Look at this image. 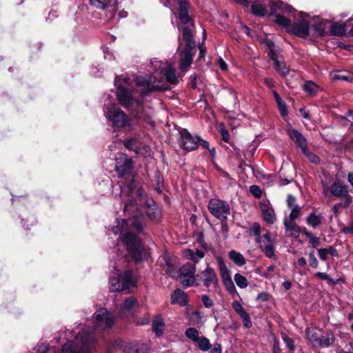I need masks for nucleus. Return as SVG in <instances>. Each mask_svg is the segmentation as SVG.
<instances>
[{
	"label": "nucleus",
	"mask_w": 353,
	"mask_h": 353,
	"mask_svg": "<svg viewBox=\"0 0 353 353\" xmlns=\"http://www.w3.org/2000/svg\"><path fill=\"white\" fill-rule=\"evenodd\" d=\"M201 301L203 305L207 308H210L214 305L213 301L208 294H203L201 296Z\"/></svg>",
	"instance_id": "59"
},
{
	"label": "nucleus",
	"mask_w": 353,
	"mask_h": 353,
	"mask_svg": "<svg viewBox=\"0 0 353 353\" xmlns=\"http://www.w3.org/2000/svg\"><path fill=\"white\" fill-rule=\"evenodd\" d=\"M124 146L130 151H133L138 154L140 150V147L138 143L137 139L132 137L127 139L123 141Z\"/></svg>",
	"instance_id": "37"
},
{
	"label": "nucleus",
	"mask_w": 353,
	"mask_h": 353,
	"mask_svg": "<svg viewBox=\"0 0 353 353\" xmlns=\"http://www.w3.org/2000/svg\"><path fill=\"white\" fill-rule=\"evenodd\" d=\"M179 19L181 24L185 26L194 27V19L190 16L188 12L189 3L188 0L179 1ZM191 29V28H190Z\"/></svg>",
	"instance_id": "15"
},
{
	"label": "nucleus",
	"mask_w": 353,
	"mask_h": 353,
	"mask_svg": "<svg viewBox=\"0 0 353 353\" xmlns=\"http://www.w3.org/2000/svg\"><path fill=\"white\" fill-rule=\"evenodd\" d=\"M304 155H305L309 161L314 164L318 165L320 163V157L316 154L311 152L307 148V150L306 152H302Z\"/></svg>",
	"instance_id": "53"
},
{
	"label": "nucleus",
	"mask_w": 353,
	"mask_h": 353,
	"mask_svg": "<svg viewBox=\"0 0 353 353\" xmlns=\"http://www.w3.org/2000/svg\"><path fill=\"white\" fill-rule=\"evenodd\" d=\"M314 276L324 281H327V283L330 285H336L338 283L339 280L334 281L333 279L330 278L327 273L318 272L314 274Z\"/></svg>",
	"instance_id": "51"
},
{
	"label": "nucleus",
	"mask_w": 353,
	"mask_h": 353,
	"mask_svg": "<svg viewBox=\"0 0 353 353\" xmlns=\"http://www.w3.org/2000/svg\"><path fill=\"white\" fill-rule=\"evenodd\" d=\"M166 81L169 82L170 84H176L178 83V79L176 76V72L174 69L168 68L165 74Z\"/></svg>",
	"instance_id": "48"
},
{
	"label": "nucleus",
	"mask_w": 353,
	"mask_h": 353,
	"mask_svg": "<svg viewBox=\"0 0 353 353\" xmlns=\"http://www.w3.org/2000/svg\"><path fill=\"white\" fill-rule=\"evenodd\" d=\"M62 353H79V349L72 341H68L63 345Z\"/></svg>",
	"instance_id": "43"
},
{
	"label": "nucleus",
	"mask_w": 353,
	"mask_h": 353,
	"mask_svg": "<svg viewBox=\"0 0 353 353\" xmlns=\"http://www.w3.org/2000/svg\"><path fill=\"white\" fill-rule=\"evenodd\" d=\"M196 277L197 281H203L205 288H209L212 286L214 291H217V288L219 287V281L214 268L208 265L204 270L196 274Z\"/></svg>",
	"instance_id": "11"
},
{
	"label": "nucleus",
	"mask_w": 353,
	"mask_h": 353,
	"mask_svg": "<svg viewBox=\"0 0 353 353\" xmlns=\"http://www.w3.org/2000/svg\"><path fill=\"white\" fill-rule=\"evenodd\" d=\"M287 133L296 148H300L302 152L307 150V141L300 132L294 128H290L288 130Z\"/></svg>",
	"instance_id": "17"
},
{
	"label": "nucleus",
	"mask_w": 353,
	"mask_h": 353,
	"mask_svg": "<svg viewBox=\"0 0 353 353\" xmlns=\"http://www.w3.org/2000/svg\"><path fill=\"white\" fill-rule=\"evenodd\" d=\"M311 28L314 30V33L312 37H323L327 35V32L325 31V28L324 27V23L323 22L319 21L314 23L311 26Z\"/></svg>",
	"instance_id": "38"
},
{
	"label": "nucleus",
	"mask_w": 353,
	"mask_h": 353,
	"mask_svg": "<svg viewBox=\"0 0 353 353\" xmlns=\"http://www.w3.org/2000/svg\"><path fill=\"white\" fill-rule=\"evenodd\" d=\"M205 39H206V32H205V30H204V32L203 33V41L201 43H199V46H198L199 49V54L197 58L198 61H201L202 59H205V54L207 52L206 47L205 46Z\"/></svg>",
	"instance_id": "46"
},
{
	"label": "nucleus",
	"mask_w": 353,
	"mask_h": 353,
	"mask_svg": "<svg viewBox=\"0 0 353 353\" xmlns=\"http://www.w3.org/2000/svg\"><path fill=\"white\" fill-rule=\"evenodd\" d=\"M196 269L195 264L191 263H187L181 268V283L184 288H186L192 285L197 287L200 285V283L196 281Z\"/></svg>",
	"instance_id": "8"
},
{
	"label": "nucleus",
	"mask_w": 353,
	"mask_h": 353,
	"mask_svg": "<svg viewBox=\"0 0 353 353\" xmlns=\"http://www.w3.org/2000/svg\"><path fill=\"white\" fill-rule=\"evenodd\" d=\"M250 230L256 236V241L257 243H261L262 237L261 235V228L260 224L257 222L254 223Z\"/></svg>",
	"instance_id": "52"
},
{
	"label": "nucleus",
	"mask_w": 353,
	"mask_h": 353,
	"mask_svg": "<svg viewBox=\"0 0 353 353\" xmlns=\"http://www.w3.org/2000/svg\"><path fill=\"white\" fill-rule=\"evenodd\" d=\"M135 307H139V303L133 296L126 298L121 305L122 312L130 314L134 313Z\"/></svg>",
	"instance_id": "27"
},
{
	"label": "nucleus",
	"mask_w": 353,
	"mask_h": 353,
	"mask_svg": "<svg viewBox=\"0 0 353 353\" xmlns=\"http://www.w3.org/2000/svg\"><path fill=\"white\" fill-rule=\"evenodd\" d=\"M250 192L256 199H260L262 196V191L259 186L256 185H252L250 187Z\"/></svg>",
	"instance_id": "56"
},
{
	"label": "nucleus",
	"mask_w": 353,
	"mask_h": 353,
	"mask_svg": "<svg viewBox=\"0 0 353 353\" xmlns=\"http://www.w3.org/2000/svg\"><path fill=\"white\" fill-rule=\"evenodd\" d=\"M107 117L114 131L123 130L124 132H131L134 129L131 118L120 108L108 110Z\"/></svg>",
	"instance_id": "4"
},
{
	"label": "nucleus",
	"mask_w": 353,
	"mask_h": 353,
	"mask_svg": "<svg viewBox=\"0 0 353 353\" xmlns=\"http://www.w3.org/2000/svg\"><path fill=\"white\" fill-rule=\"evenodd\" d=\"M216 261L222 282L225 283V281L232 279L230 270L228 268L223 259L221 256H219L216 257Z\"/></svg>",
	"instance_id": "25"
},
{
	"label": "nucleus",
	"mask_w": 353,
	"mask_h": 353,
	"mask_svg": "<svg viewBox=\"0 0 353 353\" xmlns=\"http://www.w3.org/2000/svg\"><path fill=\"white\" fill-rule=\"evenodd\" d=\"M112 0H89L90 5L99 9H105Z\"/></svg>",
	"instance_id": "49"
},
{
	"label": "nucleus",
	"mask_w": 353,
	"mask_h": 353,
	"mask_svg": "<svg viewBox=\"0 0 353 353\" xmlns=\"http://www.w3.org/2000/svg\"><path fill=\"white\" fill-rule=\"evenodd\" d=\"M234 281L240 288H245L248 285L247 278L239 273H236L234 276Z\"/></svg>",
	"instance_id": "47"
},
{
	"label": "nucleus",
	"mask_w": 353,
	"mask_h": 353,
	"mask_svg": "<svg viewBox=\"0 0 353 353\" xmlns=\"http://www.w3.org/2000/svg\"><path fill=\"white\" fill-rule=\"evenodd\" d=\"M131 117L138 121L149 122L150 116L146 112L143 101L136 99L128 107L125 108Z\"/></svg>",
	"instance_id": "12"
},
{
	"label": "nucleus",
	"mask_w": 353,
	"mask_h": 353,
	"mask_svg": "<svg viewBox=\"0 0 353 353\" xmlns=\"http://www.w3.org/2000/svg\"><path fill=\"white\" fill-rule=\"evenodd\" d=\"M251 13L254 16L263 17L266 15L267 9L264 5L254 2L251 5Z\"/></svg>",
	"instance_id": "35"
},
{
	"label": "nucleus",
	"mask_w": 353,
	"mask_h": 353,
	"mask_svg": "<svg viewBox=\"0 0 353 353\" xmlns=\"http://www.w3.org/2000/svg\"><path fill=\"white\" fill-rule=\"evenodd\" d=\"M221 221V231L223 232L225 239L228 237V232L229 231V227L227 223L228 217L219 219Z\"/></svg>",
	"instance_id": "60"
},
{
	"label": "nucleus",
	"mask_w": 353,
	"mask_h": 353,
	"mask_svg": "<svg viewBox=\"0 0 353 353\" xmlns=\"http://www.w3.org/2000/svg\"><path fill=\"white\" fill-rule=\"evenodd\" d=\"M272 94L274 97V99L276 101V105L278 106V108L281 114L283 117L288 115V112L287 105H286L285 103L281 98L278 92L276 90H274L272 92Z\"/></svg>",
	"instance_id": "34"
},
{
	"label": "nucleus",
	"mask_w": 353,
	"mask_h": 353,
	"mask_svg": "<svg viewBox=\"0 0 353 353\" xmlns=\"http://www.w3.org/2000/svg\"><path fill=\"white\" fill-rule=\"evenodd\" d=\"M178 143L180 148L187 152L194 151L198 148L197 137L193 136L186 128L179 130Z\"/></svg>",
	"instance_id": "9"
},
{
	"label": "nucleus",
	"mask_w": 353,
	"mask_h": 353,
	"mask_svg": "<svg viewBox=\"0 0 353 353\" xmlns=\"http://www.w3.org/2000/svg\"><path fill=\"white\" fill-rule=\"evenodd\" d=\"M164 328L165 323L163 319L160 316H157L152 323V330L155 333L157 337H160L163 335Z\"/></svg>",
	"instance_id": "29"
},
{
	"label": "nucleus",
	"mask_w": 353,
	"mask_h": 353,
	"mask_svg": "<svg viewBox=\"0 0 353 353\" xmlns=\"http://www.w3.org/2000/svg\"><path fill=\"white\" fill-rule=\"evenodd\" d=\"M241 318L242 319L243 325L245 327L250 328L252 326L251 319L248 312L241 316Z\"/></svg>",
	"instance_id": "64"
},
{
	"label": "nucleus",
	"mask_w": 353,
	"mask_h": 353,
	"mask_svg": "<svg viewBox=\"0 0 353 353\" xmlns=\"http://www.w3.org/2000/svg\"><path fill=\"white\" fill-rule=\"evenodd\" d=\"M179 19L181 24L185 26L194 27V19L190 16L188 12L189 3L188 0L179 1ZM191 29V28H190Z\"/></svg>",
	"instance_id": "16"
},
{
	"label": "nucleus",
	"mask_w": 353,
	"mask_h": 353,
	"mask_svg": "<svg viewBox=\"0 0 353 353\" xmlns=\"http://www.w3.org/2000/svg\"><path fill=\"white\" fill-rule=\"evenodd\" d=\"M330 34L332 36L343 37L345 35V24L341 22L333 23L329 28Z\"/></svg>",
	"instance_id": "30"
},
{
	"label": "nucleus",
	"mask_w": 353,
	"mask_h": 353,
	"mask_svg": "<svg viewBox=\"0 0 353 353\" xmlns=\"http://www.w3.org/2000/svg\"><path fill=\"white\" fill-rule=\"evenodd\" d=\"M259 206L264 221L268 224H273L276 220L274 209L270 206L269 203L265 202H261Z\"/></svg>",
	"instance_id": "20"
},
{
	"label": "nucleus",
	"mask_w": 353,
	"mask_h": 353,
	"mask_svg": "<svg viewBox=\"0 0 353 353\" xmlns=\"http://www.w3.org/2000/svg\"><path fill=\"white\" fill-rule=\"evenodd\" d=\"M196 343H197L199 349L202 351H208L212 347L210 340L205 336H200Z\"/></svg>",
	"instance_id": "45"
},
{
	"label": "nucleus",
	"mask_w": 353,
	"mask_h": 353,
	"mask_svg": "<svg viewBox=\"0 0 353 353\" xmlns=\"http://www.w3.org/2000/svg\"><path fill=\"white\" fill-rule=\"evenodd\" d=\"M137 85L143 87V89L140 92V96L141 97H145L149 95L152 92H162L167 90L168 89V87H163L159 85H153L149 80L145 79H143L141 81H137Z\"/></svg>",
	"instance_id": "18"
},
{
	"label": "nucleus",
	"mask_w": 353,
	"mask_h": 353,
	"mask_svg": "<svg viewBox=\"0 0 353 353\" xmlns=\"http://www.w3.org/2000/svg\"><path fill=\"white\" fill-rule=\"evenodd\" d=\"M323 216L321 214H316L314 212H312L309 214L307 216L305 221L306 223L313 228H316L322 223Z\"/></svg>",
	"instance_id": "32"
},
{
	"label": "nucleus",
	"mask_w": 353,
	"mask_h": 353,
	"mask_svg": "<svg viewBox=\"0 0 353 353\" xmlns=\"http://www.w3.org/2000/svg\"><path fill=\"white\" fill-rule=\"evenodd\" d=\"M171 303L179 304L181 306H186L188 304V297L184 291L176 289L171 295Z\"/></svg>",
	"instance_id": "21"
},
{
	"label": "nucleus",
	"mask_w": 353,
	"mask_h": 353,
	"mask_svg": "<svg viewBox=\"0 0 353 353\" xmlns=\"http://www.w3.org/2000/svg\"><path fill=\"white\" fill-rule=\"evenodd\" d=\"M114 85L117 88L116 97L119 103L124 108L128 107L135 99L132 96L131 90L122 85L119 77L116 76Z\"/></svg>",
	"instance_id": "10"
},
{
	"label": "nucleus",
	"mask_w": 353,
	"mask_h": 353,
	"mask_svg": "<svg viewBox=\"0 0 353 353\" xmlns=\"http://www.w3.org/2000/svg\"><path fill=\"white\" fill-rule=\"evenodd\" d=\"M281 336L282 340L285 344L290 352H293L295 350V344L293 339L290 338L285 332H281Z\"/></svg>",
	"instance_id": "42"
},
{
	"label": "nucleus",
	"mask_w": 353,
	"mask_h": 353,
	"mask_svg": "<svg viewBox=\"0 0 353 353\" xmlns=\"http://www.w3.org/2000/svg\"><path fill=\"white\" fill-rule=\"evenodd\" d=\"M309 262H310V265L314 268V269H317L318 267H319V262H318V260L316 258L315 255H314V251L312 250V252H310L309 253Z\"/></svg>",
	"instance_id": "58"
},
{
	"label": "nucleus",
	"mask_w": 353,
	"mask_h": 353,
	"mask_svg": "<svg viewBox=\"0 0 353 353\" xmlns=\"http://www.w3.org/2000/svg\"><path fill=\"white\" fill-rule=\"evenodd\" d=\"M185 336L196 343L199 339V332L194 327H189L185 332Z\"/></svg>",
	"instance_id": "44"
},
{
	"label": "nucleus",
	"mask_w": 353,
	"mask_h": 353,
	"mask_svg": "<svg viewBox=\"0 0 353 353\" xmlns=\"http://www.w3.org/2000/svg\"><path fill=\"white\" fill-rule=\"evenodd\" d=\"M185 253V256L194 263L199 262V259H203L205 256L204 252L199 250L194 251L191 249H187Z\"/></svg>",
	"instance_id": "36"
},
{
	"label": "nucleus",
	"mask_w": 353,
	"mask_h": 353,
	"mask_svg": "<svg viewBox=\"0 0 353 353\" xmlns=\"http://www.w3.org/2000/svg\"><path fill=\"white\" fill-rule=\"evenodd\" d=\"M137 278L132 270H125L117 277L110 279V290L111 292H123L137 285Z\"/></svg>",
	"instance_id": "3"
},
{
	"label": "nucleus",
	"mask_w": 353,
	"mask_h": 353,
	"mask_svg": "<svg viewBox=\"0 0 353 353\" xmlns=\"http://www.w3.org/2000/svg\"><path fill=\"white\" fill-rule=\"evenodd\" d=\"M121 239L131 261L135 264H140L147 260V250L144 243L137 234L130 231L125 232L121 234Z\"/></svg>",
	"instance_id": "2"
},
{
	"label": "nucleus",
	"mask_w": 353,
	"mask_h": 353,
	"mask_svg": "<svg viewBox=\"0 0 353 353\" xmlns=\"http://www.w3.org/2000/svg\"><path fill=\"white\" fill-rule=\"evenodd\" d=\"M318 88V85L312 81H307L303 85V90L312 97L316 94Z\"/></svg>",
	"instance_id": "41"
},
{
	"label": "nucleus",
	"mask_w": 353,
	"mask_h": 353,
	"mask_svg": "<svg viewBox=\"0 0 353 353\" xmlns=\"http://www.w3.org/2000/svg\"><path fill=\"white\" fill-rule=\"evenodd\" d=\"M285 234L288 236L297 239L301 234V227L295 222L284 221Z\"/></svg>",
	"instance_id": "24"
},
{
	"label": "nucleus",
	"mask_w": 353,
	"mask_h": 353,
	"mask_svg": "<svg viewBox=\"0 0 353 353\" xmlns=\"http://www.w3.org/2000/svg\"><path fill=\"white\" fill-rule=\"evenodd\" d=\"M305 333L309 341H311L314 345H318L319 338L321 337L319 336L318 333L316 332H312L310 328H307L305 330Z\"/></svg>",
	"instance_id": "50"
},
{
	"label": "nucleus",
	"mask_w": 353,
	"mask_h": 353,
	"mask_svg": "<svg viewBox=\"0 0 353 353\" xmlns=\"http://www.w3.org/2000/svg\"><path fill=\"white\" fill-rule=\"evenodd\" d=\"M336 341L334 334L331 330H327L325 332V335L319 338L318 346L321 347H329L334 345Z\"/></svg>",
	"instance_id": "23"
},
{
	"label": "nucleus",
	"mask_w": 353,
	"mask_h": 353,
	"mask_svg": "<svg viewBox=\"0 0 353 353\" xmlns=\"http://www.w3.org/2000/svg\"><path fill=\"white\" fill-rule=\"evenodd\" d=\"M142 202H144V203H143L144 211L148 218L152 221H159L161 218V212L157 208L154 200L152 198H148L145 201L143 199L141 202H139V203L142 204Z\"/></svg>",
	"instance_id": "14"
},
{
	"label": "nucleus",
	"mask_w": 353,
	"mask_h": 353,
	"mask_svg": "<svg viewBox=\"0 0 353 353\" xmlns=\"http://www.w3.org/2000/svg\"><path fill=\"white\" fill-rule=\"evenodd\" d=\"M274 15H275L276 17L274 22L281 27L285 28L288 32V30L290 29L292 25L291 20L281 14H276V12Z\"/></svg>",
	"instance_id": "40"
},
{
	"label": "nucleus",
	"mask_w": 353,
	"mask_h": 353,
	"mask_svg": "<svg viewBox=\"0 0 353 353\" xmlns=\"http://www.w3.org/2000/svg\"><path fill=\"white\" fill-rule=\"evenodd\" d=\"M232 307L240 316L247 312L242 305L238 301H234L232 303Z\"/></svg>",
	"instance_id": "57"
},
{
	"label": "nucleus",
	"mask_w": 353,
	"mask_h": 353,
	"mask_svg": "<svg viewBox=\"0 0 353 353\" xmlns=\"http://www.w3.org/2000/svg\"><path fill=\"white\" fill-rule=\"evenodd\" d=\"M291 209L292 210L289 215V222H294V221L298 219L301 215V208L299 205H296Z\"/></svg>",
	"instance_id": "54"
},
{
	"label": "nucleus",
	"mask_w": 353,
	"mask_h": 353,
	"mask_svg": "<svg viewBox=\"0 0 353 353\" xmlns=\"http://www.w3.org/2000/svg\"><path fill=\"white\" fill-rule=\"evenodd\" d=\"M272 353H281L279 341L274 335H273Z\"/></svg>",
	"instance_id": "63"
},
{
	"label": "nucleus",
	"mask_w": 353,
	"mask_h": 353,
	"mask_svg": "<svg viewBox=\"0 0 353 353\" xmlns=\"http://www.w3.org/2000/svg\"><path fill=\"white\" fill-rule=\"evenodd\" d=\"M34 350L39 353H47L49 350V345L48 343L37 344Z\"/></svg>",
	"instance_id": "61"
},
{
	"label": "nucleus",
	"mask_w": 353,
	"mask_h": 353,
	"mask_svg": "<svg viewBox=\"0 0 353 353\" xmlns=\"http://www.w3.org/2000/svg\"><path fill=\"white\" fill-rule=\"evenodd\" d=\"M270 15H273L278 10H281L284 12L292 13L295 10L294 8L281 1H272L270 3Z\"/></svg>",
	"instance_id": "22"
},
{
	"label": "nucleus",
	"mask_w": 353,
	"mask_h": 353,
	"mask_svg": "<svg viewBox=\"0 0 353 353\" xmlns=\"http://www.w3.org/2000/svg\"><path fill=\"white\" fill-rule=\"evenodd\" d=\"M130 226L137 234H143L144 230V218L142 215H136L130 219Z\"/></svg>",
	"instance_id": "28"
},
{
	"label": "nucleus",
	"mask_w": 353,
	"mask_h": 353,
	"mask_svg": "<svg viewBox=\"0 0 353 353\" xmlns=\"http://www.w3.org/2000/svg\"><path fill=\"white\" fill-rule=\"evenodd\" d=\"M210 214L218 219L228 217L230 213V208L227 201L219 199H211L208 204Z\"/></svg>",
	"instance_id": "6"
},
{
	"label": "nucleus",
	"mask_w": 353,
	"mask_h": 353,
	"mask_svg": "<svg viewBox=\"0 0 353 353\" xmlns=\"http://www.w3.org/2000/svg\"><path fill=\"white\" fill-rule=\"evenodd\" d=\"M228 257L229 259L232 261L236 265L238 266H243L246 263V260L244 257V256L234 250H230L228 252Z\"/></svg>",
	"instance_id": "33"
},
{
	"label": "nucleus",
	"mask_w": 353,
	"mask_h": 353,
	"mask_svg": "<svg viewBox=\"0 0 353 353\" xmlns=\"http://www.w3.org/2000/svg\"><path fill=\"white\" fill-rule=\"evenodd\" d=\"M259 243L260 244V249L266 257L269 259H276L275 245H274V242H265L264 240L261 239V242Z\"/></svg>",
	"instance_id": "26"
},
{
	"label": "nucleus",
	"mask_w": 353,
	"mask_h": 353,
	"mask_svg": "<svg viewBox=\"0 0 353 353\" xmlns=\"http://www.w3.org/2000/svg\"><path fill=\"white\" fill-rule=\"evenodd\" d=\"M348 192L347 186L338 182H333L330 185V192L334 196H343Z\"/></svg>",
	"instance_id": "31"
},
{
	"label": "nucleus",
	"mask_w": 353,
	"mask_h": 353,
	"mask_svg": "<svg viewBox=\"0 0 353 353\" xmlns=\"http://www.w3.org/2000/svg\"><path fill=\"white\" fill-rule=\"evenodd\" d=\"M130 181L126 185L127 196L125 201L123 210L125 212L130 210L131 208L135 207L141 202L144 197V190L141 186L138 185V183L134 179V176L130 177Z\"/></svg>",
	"instance_id": "5"
},
{
	"label": "nucleus",
	"mask_w": 353,
	"mask_h": 353,
	"mask_svg": "<svg viewBox=\"0 0 353 353\" xmlns=\"http://www.w3.org/2000/svg\"><path fill=\"white\" fill-rule=\"evenodd\" d=\"M274 68L282 77H286L290 72L286 63L279 60L274 63Z\"/></svg>",
	"instance_id": "39"
},
{
	"label": "nucleus",
	"mask_w": 353,
	"mask_h": 353,
	"mask_svg": "<svg viewBox=\"0 0 353 353\" xmlns=\"http://www.w3.org/2000/svg\"><path fill=\"white\" fill-rule=\"evenodd\" d=\"M223 285L225 286L226 290L230 294H237V291L236 289V287L232 281V279L225 281V283H223Z\"/></svg>",
	"instance_id": "55"
},
{
	"label": "nucleus",
	"mask_w": 353,
	"mask_h": 353,
	"mask_svg": "<svg viewBox=\"0 0 353 353\" xmlns=\"http://www.w3.org/2000/svg\"><path fill=\"white\" fill-rule=\"evenodd\" d=\"M134 168V162L127 154L122 153L116 159L115 170L119 177L130 179L132 176V172Z\"/></svg>",
	"instance_id": "7"
},
{
	"label": "nucleus",
	"mask_w": 353,
	"mask_h": 353,
	"mask_svg": "<svg viewBox=\"0 0 353 353\" xmlns=\"http://www.w3.org/2000/svg\"><path fill=\"white\" fill-rule=\"evenodd\" d=\"M94 318L97 323H104L106 328H111L114 324V318L105 307L99 309L94 314Z\"/></svg>",
	"instance_id": "19"
},
{
	"label": "nucleus",
	"mask_w": 353,
	"mask_h": 353,
	"mask_svg": "<svg viewBox=\"0 0 353 353\" xmlns=\"http://www.w3.org/2000/svg\"><path fill=\"white\" fill-rule=\"evenodd\" d=\"M178 29L181 31V35L178 37L179 68L181 72H185L193 62L196 52V43L189 26L178 27Z\"/></svg>",
	"instance_id": "1"
},
{
	"label": "nucleus",
	"mask_w": 353,
	"mask_h": 353,
	"mask_svg": "<svg viewBox=\"0 0 353 353\" xmlns=\"http://www.w3.org/2000/svg\"><path fill=\"white\" fill-rule=\"evenodd\" d=\"M342 197L344 198V201L342 203V207L344 208H347L352 203L353 198L350 194H349L348 192L344 194Z\"/></svg>",
	"instance_id": "62"
},
{
	"label": "nucleus",
	"mask_w": 353,
	"mask_h": 353,
	"mask_svg": "<svg viewBox=\"0 0 353 353\" xmlns=\"http://www.w3.org/2000/svg\"><path fill=\"white\" fill-rule=\"evenodd\" d=\"M288 32L301 39H306L310 36V23L302 19L297 22L292 23Z\"/></svg>",
	"instance_id": "13"
}]
</instances>
